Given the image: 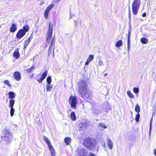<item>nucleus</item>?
Listing matches in <instances>:
<instances>
[{
    "instance_id": "21",
    "label": "nucleus",
    "mask_w": 156,
    "mask_h": 156,
    "mask_svg": "<svg viewBox=\"0 0 156 156\" xmlns=\"http://www.w3.org/2000/svg\"><path fill=\"white\" fill-rule=\"evenodd\" d=\"M15 103V100L13 99H11L9 101V108L13 107Z\"/></svg>"
},
{
    "instance_id": "2",
    "label": "nucleus",
    "mask_w": 156,
    "mask_h": 156,
    "mask_svg": "<svg viewBox=\"0 0 156 156\" xmlns=\"http://www.w3.org/2000/svg\"><path fill=\"white\" fill-rule=\"evenodd\" d=\"M96 144V142L94 140L91 138H87L84 140V145L90 150H93Z\"/></svg>"
},
{
    "instance_id": "28",
    "label": "nucleus",
    "mask_w": 156,
    "mask_h": 156,
    "mask_svg": "<svg viewBox=\"0 0 156 156\" xmlns=\"http://www.w3.org/2000/svg\"><path fill=\"white\" fill-rule=\"evenodd\" d=\"M10 114L11 116L12 117L14 115V112H15V109H14L13 107L10 108Z\"/></svg>"
},
{
    "instance_id": "11",
    "label": "nucleus",
    "mask_w": 156,
    "mask_h": 156,
    "mask_svg": "<svg viewBox=\"0 0 156 156\" xmlns=\"http://www.w3.org/2000/svg\"><path fill=\"white\" fill-rule=\"evenodd\" d=\"M92 111L94 114L96 115H98V114L101 113V109L99 108H93L92 109Z\"/></svg>"
},
{
    "instance_id": "26",
    "label": "nucleus",
    "mask_w": 156,
    "mask_h": 156,
    "mask_svg": "<svg viewBox=\"0 0 156 156\" xmlns=\"http://www.w3.org/2000/svg\"><path fill=\"white\" fill-rule=\"evenodd\" d=\"M50 84H47L46 85L47 91V92L50 91L52 89V87L50 85Z\"/></svg>"
},
{
    "instance_id": "48",
    "label": "nucleus",
    "mask_w": 156,
    "mask_h": 156,
    "mask_svg": "<svg viewBox=\"0 0 156 156\" xmlns=\"http://www.w3.org/2000/svg\"><path fill=\"white\" fill-rule=\"evenodd\" d=\"M34 73H33V74H32L31 75V76H30V78H32V77H33L34 76Z\"/></svg>"
},
{
    "instance_id": "13",
    "label": "nucleus",
    "mask_w": 156,
    "mask_h": 156,
    "mask_svg": "<svg viewBox=\"0 0 156 156\" xmlns=\"http://www.w3.org/2000/svg\"><path fill=\"white\" fill-rule=\"evenodd\" d=\"M55 43V41L54 38H53L51 42L50 43V44L48 52L50 53L51 52L52 50H53V52H54V46L53 47V46L54 45Z\"/></svg>"
},
{
    "instance_id": "5",
    "label": "nucleus",
    "mask_w": 156,
    "mask_h": 156,
    "mask_svg": "<svg viewBox=\"0 0 156 156\" xmlns=\"http://www.w3.org/2000/svg\"><path fill=\"white\" fill-rule=\"evenodd\" d=\"M52 30V26L51 25L50 23H49V28L47 34V38L46 40L47 42H49L50 41V40L51 39Z\"/></svg>"
},
{
    "instance_id": "8",
    "label": "nucleus",
    "mask_w": 156,
    "mask_h": 156,
    "mask_svg": "<svg viewBox=\"0 0 156 156\" xmlns=\"http://www.w3.org/2000/svg\"><path fill=\"white\" fill-rule=\"evenodd\" d=\"M14 79L17 81H20L21 79V76L20 73L18 71H16L13 74Z\"/></svg>"
},
{
    "instance_id": "6",
    "label": "nucleus",
    "mask_w": 156,
    "mask_h": 156,
    "mask_svg": "<svg viewBox=\"0 0 156 156\" xmlns=\"http://www.w3.org/2000/svg\"><path fill=\"white\" fill-rule=\"evenodd\" d=\"M54 6V4H51L49 5L46 9L44 14L45 19H47L50 11L53 8Z\"/></svg>"
},
{
    "instance_id": "50",
    "label": "nucleus",
    "mask_w": 156,
    "mask_h": 156,
    "mask_svg": "<svg viewBox=\"0 0 156 156\" xmlns=\"http://www.w3.org/2000/svg\"><path fill=\"white\" fill-rule=\"evenodd\" d=\"M28 39H30V37H29Z\"/></svg>"
},
{
    "instance_id": "40",
    "label": "nucleus",
    "mask_w": 156,
    "mask_h": 156,
    "mask_svg": "<svg viewBox=\"0 0 156 156\" xmlns=\"http://www.w3.org/2000/svg\"><path fill=\"white\" fill-rule=\"evenodd\" d=\"M103 64V62L101 60H99L98 62V65L100 66H101Z\"/></svg>"
},
{
    "instance_id": "49",
    "label": "nucleus",
    "mask_w": 156,
    "mask_h": 156,
    "mask_svg": "<svg viewBox=\"0 0 156 156\" xmlns=\"http://www.w3.org/2000/svg\"><path fill=\"white\" fill-rule=\"evenodd\" d=\"M104 147L105 146V143H104Z\"/></svg>"
},
{
    "instance_id": "46",
    "label": "nucleus",
    "mask_w": 156,
    "mask_h": 156,
    "mask_svg": "<svg viewBox=\"0 0 156 156\" xmlns=\"http://www.w3.org/2000/svg\"><path fill=\"white\" fill-rule=\"evenodd\" d=\"M146 12H144L142 14V16L144 17L146 16Z\"/></svg>"
},
{
    "instance_id": "15",
    "label": "nucleus",
    "mask_w": 156,
    "mask_h": 156,
    "mask_svg": "<svg viewBox=\"0 0 156 156\" xmlns=\"http://www.w3.org/2000/svg\"><path fill=\"white\" fill-rule=\"evenodd\" d=\"M19 48H16L13 54V56L16 59H17L18 58H19V57L20 54L19 53Z\"/></svg>"
},
{
    "instance_id": "17",
    "label": "nucleus",
    "mask_w": 156,
    "mask_h": 156,
    "mask_svg": "<svg viewBox=\"0 0 156 156\" xmlns=\"http://www.w3.org/2000/svg\"><path fill=\"white\" fill-rule=\"evenodd\" d=\"M44 140L46 143L48 145V147L51 146V145L50 142L48 138L46 136H44Z\"/></svg>"
},
{
    "instance_id": "3",
    "label": "nucleus",
    "mask_w": 156,
    "mask_h": 156,
    "mask_svg": "<svg viewBox=\"0 0 156 156\" xmlns=\"http://www.w3.org/2000/svg\"><path fill=\"white\" fill-rule=\"evenodd\" d=\"M140 4V0H134L132 5V9L133 14L136 15L138 12Z\"/></svg>"
},
{
    "instance_id": "10",
    "label": "nucleus",
    "mask_w": 156,
    "mask_h": 156,
    "mask_svg": "<svg viewBox=\"0 0 156 156\" xmlns=\"http://www.w3.org/2000/svg\"><path fill=\"white\" fill-rule=\"evenodd\" d=\"M130 31L129 30V31L128 33V38H127V50L128 51V53H129V51L130 49Z\"/></svg>"
},
{
    "instance_id": "37",
    "label": "nucleus",
    "mask_w": 156,
    "mask_h": 156,
    "mask_svg": "<svg viewBox=\"0 0 156 156\" xmlns=\"http://www.w3.org/2000/svg\"><path fill=\"white\" fill-rule=\"evenodd\" d=\"M152 129V122L151 120V121L150 124V129L149 131V135L150 136L151 132V130Z\"/></svg>"
},
{
    "instance_id": "9",
    "label": "nucleus",
    "mask_w": 156,
    "mask_h": 156,
    "mask_svg": "<svg viewBox=\"0 0 156 156\" xmlns=\"http://www.w3.org/2000/svg\"><path fill=\"white\" fill-rule=\"evenodd\" d=\"M78 151L79 154L80 156H86V152L85 151V150L83 148L80 147L78 149Z\"/></svg>"
},
{
    "instance_id": "12",
    "label": "nucleus",
    "mask_w": 156,
    "mask_h": 156,
    "mask_svg": "<svg viewBox=\"0 0 156 156\" xmlns=\"http://www.w3.org/2000/svg\"><path fill=\"white\" fill-rule=\"evenodd\" d=\"M106 140L107 143V146L111 150H112L113 146V143L111 140L109 138H108L106 139Z\"/></svg>"
},
{
    "instance_id": "4",
    "label": "nucleus",
    "mask_w": 156,
    "mask_h": 156,
    "mask_svg": "<svg viewBox=\"0 0 156 156\" xmlns=\"http://www.w3.org/2000/svg\"><path fill=\"white\" fill-rule=\"evenodd\" d=\"M69 102L71 107L75 109L76 108L77 101L76 96L71 95L69 99Z\"/></svg>"
},
{
    "instance_id": "14",
    "label": "nucleus",
    "mask_w": 156,
    "mask_h": 156,
    "mask_svg": "<svg viewBox=\"0 0 156 156\" xmlns=\"http://www.w3.org/2000/svg\"><path fill=\"white\" fill-rule=\"evenodd\" d=\"M16 25L15 23H12L9 29V31L11 32H14L17 30Z\"/></svg>"
},
{
    "instance_id": "1",
    "label": "nucleus",
    "mask_w": 156,
    "mask_h": 156,
    "mask_svg": "<svg viewBox=\"0 0 156 156\" xmlns=\"http://www.w3.org/2000/svg\"><path fill=\"white\" fill-rule=\"evenodd\" d=\"M79 85V91L81 96L84 100L87 101L91 96V92L87 88L86 82L84 80L81 81Z\"/></svg>"
},
{
    "instance_id": "31",
    "label": "nucleus",
    "mask_w": 156,
    "mask_h": 156,
    "mask_svg": "<svg viewBox=\"0 0 156 156\" xmlns=\"http://www.w3.org/2000/svg\"><path fill=\"white\" fill-rule=\"evenodd\" d=\"M99 126L102 128H103L104 129H106L107 128L106 126L105 125V124L104 123H99L98 124Z\"/></svg>"
},
{
    "instance_id": "47",
    "label": "nucleus",
    "mask_w": 156,
    "mask_h": 156,
    "mask_svg": "<svg viewBox=\"0 0 156 156\" xmlns=\"http://www.w3.org/2000/svg\"><path fill=\"white\" fill-rule=\"evenodd\" d=\"M154 155L156 156V149H154Z\"/></svg>"
},
{
    "instance_id": "42",
    "label": "nucleus",
    "mask_w": 156,
    "mask_h": 156,
    "mask_svg": "<svg viewBox=\"0 0 156 156\" xmlns=\"http://www.w3.org/2000/svg\"><path fill=\"white\" fill-rule=\"evenodd\" d=\"M75 22V27L77 29L78 28V23H76V21H74Z\"/></svg>"
},
{
    "instance_id": "36",
    "label": "nucleus",
    "mask_w": 156,
    "mask_h": 156,
    "mask_svg": "<svg viewBox=\"0 0 156 156\" xmlns=\"http://www.w3.org/2000/svg\"><path fill=\"white\" fill-rule=\"evenodd\" d=\"M4 83L6 85H8L9 87H11V85L9 83V81L8 80H6L4 81Z\"/></svg>"
},
{
    "instance_id": "7",
    "label": "nucleus",
    "mask_w": 156,
    "mask_h": 156,
    "mask_svg": "<svg viewBox=\"0 0 156 156\" xmlns=\"http://www.w3.org/2000/svg\"><path fill=\"white\" fill-rule=\"evenodd\" d=\"M26 33L23 30L20 29L17 32L16 37L18 39H21L25 35Z\"/></svg>"
},
{
    "instance_id": "22",
    "label": "nucleus",
    "mask_w": 156,
    "mask_h": 156,
    "mask_svg": "<svg viewBox=\"0 0 156 156\" xmlns=\"http://www.w3.org/2000/svg\"><path fill=\"white\" fill-rule=\"evenodd\" d=\"M141 42L143 44H147L148 41V40L146 38H142L140 39Z\"/></svg>"
},
{
    "instance_id": "33",
    "label": "nucleus",
    "mask_w": 156,
    "mask_h": 156,
    "mask_svg": "<svg viewBox=\"0 0 156 156\" xmlns=\"http://www.w3.org/2000/svg\"><path fill=\"white\" fill-rule=\"evenodd\" d=\"M93 55H90L87 60L89 61L90 62L93 59Z\"/></svg>"
},
{
    "instance_id": "45",
    "label": "nucleus",
    "mask_w": 156,
    "mask_h": 156,
    "mask_svg": "<svg viewBox=\"0 0 156 156\" xmlns=\"http://www.w3.org/2000/svg\"><path fill=\"white\" fill-rule=\"evenodd\" d=\"M90 62L89 61H88V60H87V61L85 63V65H88Z\"/></svg>"
},
{
    "instance_id": "39",
    "label": "nucleus",
    "mask_w": 156,
    "mask_h": 156,
    "mask_svg": "<svg viewBox=\"0 0 156 156\" xmlns=\"http://www.w3.org/2000/svg\"><path fill=\"white\" fill-rule=\"evenodd\" d=\"M129 12H128L129 17V20L130 21L131 17V13L130 9L129 6Z\"/></svg>"
},
{
    "instance_id": "16",
    "label": "nucleus",
    "mask_w": 156,
    "mask_h": 156,
    "mask_svg": "<svg viewBox=\"0 0 156 156\" xmlns=\"http://www.w3.org/2000/svg\"><path fill=\"white\" fill-rule=\"evenodd\" d=\"M64 141L66 145H69L71 143V139L69 137H66L64 140Z\"/></svg>"
},
{
    "instance_id": "20",
    "label": "nucleus",
    "mask_w": 156,
    "mask_h": 156,
    "mask_svg": "<svg viewBox=\"0 0 156 156\" xmlns=\"http://www.w3.org/2000/svg\"><path fill=\"white\" fill-rule=\"evenodd\" d=\"M9 98L12 99L15 98V93L12 92H10L9 93Z\"/></svg>"
},
{
    "instance_id": "41",
    "label": "nucleus",
    "mask_w": 156,
    "mask_h": 156,
    "mask_svg": "<svg viewBox=\"0 0 156 156\" xmlns=\"http://www.w3.org/2000/svg\"><path fill=\"white\" fill-rule=\"evenodd\" d=\"M43 80L41 78L40 79H38L37 81L39 83H41L42 82Z\"/></svg>"
},
{
    "instance_id": "23",
    "label": "nucleus",
    "mask_w": 156,
    "mask_h": 156,
    "mask_svg": "<svg viewBox=\"0 0 156 156\" xmlns=\"http://www.w3.org/2000/svg\"><path fill=\"white\" fill-rule=\"evenodd\" d=\"M122 41L121 40H120L116 42L115 45L117 47H120L122 45Z\"/></svg>"
},
{
    "instance_id": "29",
    "label": "nucleus",
    "mask_w": 156,
    "mask_h": 156,
    "mask_svg": "<svg viewBox=\"0 0 156 156\" xmlns=\"http://www.w3.org/2000/svg\"><path fill=\"white\" fill-rule=\"evenodd\" d=\"M47 82L48 84H50L51 82V77L50 76H48L47 79Z\"/></svg>"
},
{
    "instance_id": "38",
    "label": "nucleus",
    "mask_w": 156,
    "mask_h": 156,
    "mask_svg": "<svg viewBox=\"0 0 156 156\" xmlns=\"http://www.w3.org/2000/svg\"><path fill=\"white\" fill-rule=\"evenodd\" d=\"M133 90L135 93L137 94L139 92V89L138 88L134 87L133 88Z\"/></svg>"
},
{
    "instance_id": "18",
    "label": "nucleus",
    "mask_w": 156,
    "mask_h": 156,
    "mask_svg": "<svg viewBox=\"0 0 156 156\" xmlns=\"http://www.w3.org/2000/svg\"><path fill=\"white\" fill-rule=\"evenodd\" d=\"M49 150L50 151L51 153L52 156H55V151L52 147V146L48 147Z\"/></svg>"
},
{
    "instance_id": "19",
    "label": "nucleus",
    "mask_w": 156,
    "mask_h": 156,
    "mask_svg": "<svg viewBox=\"0 0 156 156\" xmlns=\"http://www.w3.org/2000/svg\"><path fill=\"white\" fill-rule=\"evenodd\" d=\"M70 116L71 119L73 121H75L76 119V117L75 114V113L74 112H71Z\"/></svg>"
},
{
    "instance_id": "35",
    "label": "nucleus",
    "mask_w": 156,
    "mask_h": 156,
    "mask_svg": "<svg viewBox=\"0 0 156 156\" xmlns=\"http://www.w3.org/2000/svg\"><path fill=\"white\" fill-rule=\"evenodd\" d=\"M34 69V66H32L29 69H28L27 70V72L28 73H29L33 71Z\"/></svg>"
},
{
    "instance_id": "44",
    "label": "nucleus",
    "mask_w": 156,
    "mask_h": 156,
    "mask_svg": "<svg viewBox=\"0 0 156 156\" xmlns=\"http://www.w3.org/2000/svg\"><path fill=\"white\" fill-rule=\"evenodd\" d=\"M30 39H27L26 42L25 43L27 44V45L29 44V43L30 42Z\"/></svg>"
},
{
    "instance_id": "25",
    "label": "nucleus",
    "mask_w": 156,
    "mask_h": 156,
    "mask_svg": "<svg viewBox=\"0 0 156 156\" xmlns=\"http://www.w3.org/2000/svg\"><path fill=\"white\" fill-rule=\"evenodd\" d=\"M48 73L47 71L46 70L45 71L44 73H43L42 74H41V78L43 79V80H44L45 77L46 76Z\"/></svg>"
},
{
    "instance_id": "34",
    "label": "nucleus",
    "mask_w": 156,
    "mask_h": 156,
    "mask_svg": "<svg viewBox=\"0 0 156 156\" xmlns=\"http://www.w3.org/2000/svg\"><path fill=\"white\" fill-rule=\"evenodd\" d=\"M140 118V115L139 113H137L136 116L135 118V120L136 122H139V119Z\"/></svg>"
},
{
    "instance_id": "30",
    "label": "nucleus",
    "mask_w": 156,
    "mask_h": 156,
    "mask_svg": "<svg viewBox=\"0 0 156 156\" xmlns=\"http://www.w3.org/2000/svg\"><path fill=\"white\" fill-rule=\"evenodd\" d=\"M6 133H7L5 134V136H4V137L5 139H6L7 140H8L9 139V133L8 131H6Z\"/></svg>"
},
{
    "instance_id": "27",
    "label": "nucleus",
    "mask_w": 156,
    "mask_h": 156,
    "mask_svg": "<svg viewBox=\"0 0 156 156\" xmlns=\"http://www.w3.org/2000/svg\"><path fill=\"white\" fill-rule=\"evenodd\" d=\"M127 93L128 95L130 98H134V96L133 95V94L130 91H127Z\"/></svg>"
},
{
    "instance_id": "24",
    "label": "nucleus",
    "mask_w": 156,
    "mask_h": 156,
    "mask_svg": "<svg viewBox=\"0 0 156 156\" xmlns=\"http://www.w3.org/2000/svg\"><path fill=\"white\" fill-rule=\"evenodd\" d=\"M29 27L28 25H25L23 27V31L26 33L27 32L29 31Z\"/></svg>"
},
{
    "instance_id": "32",
    "label": "nucleus",
    "mask_w": 156,
    "mask_h": 156,
    "mask_svg": "<svg viewBox=\"0 0 156 156\" xmlns=\"http://www.w3.org/2000/svg\"><path fill=\"white\" fill-rule=\"evenodd\" d=\"M135 111L138 113L140 112V107L138 105H137L135 108Z\"/></svg>"
},
{
    "instance_id": "43",
    "label": "nucleus",
    "mask_w": 156,
    "mask_h": 156,
    "mask_svg": "<svg viewBox=\"0 0 156 156\" xmlns=\"http://www.w3.org/2000/svg\"><path fill=\"white\" fill-rule=\"evenodd\" d=\"M88 156H96L95 154H94L91 153Z\"/></svg>"
}]
</instances>
